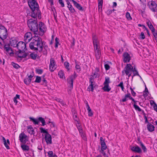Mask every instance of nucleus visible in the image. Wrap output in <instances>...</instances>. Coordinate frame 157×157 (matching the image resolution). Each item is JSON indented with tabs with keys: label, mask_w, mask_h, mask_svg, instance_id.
Returning a JSON list of instances; mask_svg holds the SVG:
<instances>
[{
	"label": "nucleus",
	"mask_w": 157,
	"mask_h": 157,
	"mask_svg": "<svg viewBox=\"0 0 157 157\" xmlns=\"http://www.w3.org/2000/svg\"><path fill=\"white\" fill-rule=\"evenodd\" d=\"M30 48L32 50H37L39 52L43 51L44 54L46 55L47 54L46 48L48 47H43L41 38L38 35H34L32 41L29 44Z\"/></svg>",
	"instance_id": "nucleus-1"
},
{
	"label": "nucleus",
	"mask_w": 157,
	"mask_h": 157,
	"mask_svg": "<svg viewBox=\"0 0 157 157\" xmlns=\"http://www.w3.org/2000/svg\"><path fill=\"white\" fill-rule=\"evenodd\" d=\"M27 24L30 30L34 33V35H38V27L36 20L30 19L28 21Z\"/></svg>",
	"instance_id": "nucleus-2"
},
{
	"label": "nucleus",
	"mask_w": 157,
	"mask_h": 157,
	"mask_svg": "<svg viewBox=\"0 0 157 157\" xmlns=\"http://www.w3.org/2000/svg\"><path fill=\"white\" fill-rule=\"evenodd\" d=\"M133 70V67L131 64H127L123 70L122 71V75H124L125 74L129 78L132 74Z\"/></svg>",
	"instance_id": "nucleus-3"
},
{
	"label": "nucleus",
	"mask_w": 157,
	"mask_h": 157,
	"mask_svg": "<svg viewBox=\"0 0 157 157\" xmlns=\"http://www.w3.org/2000/svg\"><path fill=\"white\" fill-rule=\"evenodd\" d=\"M100 76L99 69L96 67L94 70L93 71L91 74L90 76L89 80L94 82V79L97 78H98Z\"/></svg>",
	"instance_id": "nucleus-4"
},
{
	"label": "nucleus",
	"mask_w": 157,
	"mask_h": 157,
	"mask_svg": "<svg viewBox=\"0 0 157 157\" xmlns=\"http://www.w3.org/2000/svg\"><path fill=\"white\" fill-rule=\"evenodd\" d=\"M8 35L7 31L4 26L0 25V38L4 40L6 38Z\"/></svg>",
	"instance_id": "nucleus-5"
},
{
	"label": "nucleus",
	"mask_w": 157,
	"mask_h": 157,
	"mask_svg": "<svg viewBox=\"0 0 157 157\" xmlns=\"http://www.w3.org/2000/svg\"><path fill=\"white\" fill-rule=\"evenodd\" d=\"M39 30L38 31V35L42 36L46 30V28L44 24L42 22L39 24Z\"/></svg>",
	"instance_id": "nucleus-6"
},
{
	"label": "nucleus",
	"mask_w": 157,
	"mask_h": 157,
	"mask_svg": "<svg viewBox=\"0 0 157 157\" xmlns=\"http://www.w3.org/2000/svg\"><path fill=\"white\" fill-rule=\"evenodd\" d=\"M147 6L152 12L157 11V4L155 2L152 1H149L147 3Z\"/></svg>",
	"instance_id": "nucleus-7"
},
{
	"label": "nucleus",
	"mask_w": 157,
	"mask_h": 157,
	"mask_svg": "<svg viewBox=\"0 0 157 157\" xmlns=\"http://www.w3.org/2000/svg\"><path fill=\"white\" fill-rule=\"evenodd\" d=\"M28 3L29 7L32 10L38 9V5L36 0H29Z\"/></svg>",
	"instance_id": "nucleus-8"
},
{
	"label": "nucleus",
	"mask_w": 157,
	"mask_h": 157,
	"mask_svg": "<svg viewBox=\"0 0 157 157\" xmlns=\"http://www.w3.org/2000/svg\"><path fill=\"white\" fill-rule=\"evenodd\" d=\"M26 43L25 42L20 41L17 44V48L18 51H25L26 50Z\"/></svg>",
	"instance_id": "nucleus-9"
},
{
	"label": "nucleus",
	"mask_w": 157,
	"mask_h": 157,
	"mask_svg": "<svg viewBox=\"0 0 157 157\" xmlns=\"http://www.w3.org/2000/svg\"><path fill=\"white\" fill-rule=\"evenodd\" d=\"M49 68L51 72L54 71L56 68V63L53 58H51L50 59Z\"/></svg>",
	"instance_id": "nucleus-10"
},
{
	"label": "nucleus",
	"mask_w": 157,
	"mask_h": 157,
	"mask_svg": "<svg viewBox=\"0 0 157 157\" xmlns=\"http://www.w3.org/2000/svg\"><path fill=\"white\" fill-rule=\"evenodd\" d=\"M19 140L21 142L25 144L28 140V137L24 132L21 133L19 136Z\"/></svg>",
	"instance_id": "nucleus-11"
},
{
	"label": "nucleus",
	"mask_w": 157,
	"mask_h": 157,
	"mask_svg": "<svg viewBox=\"0 0 157 157\" xmlns=\"http://www.w3.org/2000/svg\"><path fill=\"white\" fill-rule=\"evenodd\" d=\"M32 12L31 14L32 17L34 18H36L37 17L38 18L40 19L41 18V15L39 9H36L34 10H32Z\"/></svg>",
	"instance_id": "nucleus-12"
},
{
	"label": "nucleus",
	"mask_w": 157,
	"mask_h": 157,
	"mask_svg": "<svg viewBox=\"0 0 157 157\" xmlns=\"http://www.w3.org/2000/svg\"><path fill=\"white\" fill-rule=\"evenodd\" d=\"M93 40L94 51L100 50L99 47L98 45V42L97 37L95 36H93Z\"/></svg>",
	"instance_id": "nucleus-13"
},
{
	"label": "nucleus",
	"mask_w": 157,
	"mask_h": 157,
	"mask_svg": "<svg viewBox=\"0 0 157 157\" xmlns=\"http://www.w3.org/2000/svg\"><path fill=\"white\" fill-rule=\"evenodd\" d=\"M32 38L31 33L30 32H27L25 35L24 40L26 43H28L32 40Z\"/></svg>",
	"instance_id": "nucleus-14"
},
{
	"label": "nucleus",
	"mask_w": 157,
	"mask_h": 157,
	"mask_svg": "<svg viewBox=\"0 0 157 157\" xmlns=\"http://www.w3.org/2000/svg\"><path fill=\"white\" fill-rule=\"evenodd\" d=\"M131 59V57L128 53L125 52L123 53V62L124 63L129 62Z\"/></svg>",
	"instance_id": "nucleus-15"
},
{
	"label": "nucleus",
	"mask_w": 157,
	"mask_h": 157,
	"mask_svg": "<svg viewBox=\"0 0 157 157\" xmlns=\"http://www.w3.org/2000/svg\"><path fill=\"white\" fill-rule=\"evenodd\" d=\"M44 139L47 144H52V137L49 133L44 135Z\"/></svg>",
	"instance_id": "nucleus-16"
},
{
	"label": "nucleus",
	"mask_w": 157,
	"mask_h": 157,
	"mask_svg": "<svg viewBox=\"0 0 157 157\" xmlns=\"http://www.w3.org/2000/svg\"><path fill=\"white\" fill-rule=\"evenodd\" d=\"M131 150L135 152L138 153H140L142 152V150L141 148L138 146H133L131 147Z\"/></svg>",
	"instance_id": "nucleus-17"
},
{
	"label": "nucleus",
	"mask_w": 157,
	"mask_h": 157,
	"mask_svg": "<svg viewBox=\"0 0 157 157\" xmlns=\"http://www.w3.org/2000/svg\"><path fill=\"white\" fill-rule=\"evenodd\" d=\"M70 1L73 2L74 5L79 10L82 11L83 10L82 7L75 1L74 0H70Z\"/></svg>",
	"instance_id": "nucleus-18"
},
{
	"label": "nucleus",
	"mask_w": 157,
	"mask_h": 157,
	"mask_svg": "<svg viewBox=\"0 0 157 157\" xmlns=\"http://www.w3.org/2000/svg\"><path fill=\"white\" fill-rule=\"evenodd\" d=\"M25 51H19L16 52V54L19 58H24L26 57V55L25 53Z\"/></svg>",
	"instance_id": "nucleus-19"
},
{
	"label": "nucleus",
	"mask_w": 157,
	"mask_h": 157,
	"mask_svg": "<svg viewBox=\"0 0 157 157\" xmlns=\"http://www.w3.org/2000/svg\"><path fill=\"white\" fill-rule=\"evenodd\" d=\"M100 140L101 145V150L102 151H104L106 149V145L105 144L104 140H103V138L102 137H101L100 138Z\"/></svg>",
	"instance_id": "nucleus-20"
},
{
	"label": "nucleus",
	"mask_w": 157,
	"mask_h": 157,
	"mask_svg": "<svg viewBox=\"0 0 157 157\" xmlns=\"http://www.w3.org/2000/svg\"><path fill=\"white\" fill-rule=\"evenodd\" d=\"M89 82L90 83L89 86H88L87 88V90L88 91H93L94 90L93 86L95 83V82H93L91 80H89Z\"/></svg>",
	"instance_id": "nucleus-21"
},
{
	"label": "nucleus",
	"mask_w": 157,
	"mask_h": 157,
	"mask_svg": "<svg viewBox=\"0 0 157 157\" xmlns=\"http://www.w3.org/2000/svg\"><path fill=\"white\" fill-rule=\"evenodd\" d=\"M73 79L72 77H70L68 79V83L69 84V87L70 90H72L73 88Z\"/></svg>",
	"instance_id": "nucleus-22"
},
{
	"label": "nucleus",
	"mask_w": 157,
	"mask_h": 157,
	"mask_svg": "<svg viewBox=\"0 0 157 157\" xmlns=\"http://www.w3.org/2000/svg\"><path fill=\"white\" fill-rule=\"evenodd\" d=\"M147 128L148 130L150 132L154 131L155 129L154 126L149 123L147 125Z\"/></svg>",
	"instance_id": "nucleus-23"
},
{
	"label": "nucleus",
	"mask_w": 157,
	"mask_h": 157,
	"mask_svg": "<svg viewBox=\"0 0 157 157\" xmlns=\"http://www.w3.org/2000/svg\"><path fill=\"white\" fill-rule=\"evenodd\" d=\"M27 128V132L29 133L31 135H34L35 134L34 130L32 126H28Z\"/></svg>",
	"instance_id": "nucleus-24"
},
{
	"label": "nucleus",
	"mask_w": 157,
	"mask_h": 157,
	"mask_svg": "<svg viewBox=\"0 0 157 157\" xmlns=\"http://www.w3.org/2000/svg\"><path fill=\"white\" fill-rule=\"evenodd\" d=\"M17 41L15 39L11 40L10 41V44L12 46L16 47L17 46Z\"/></svg>",
	"instance_id": "nucleus-25"
},
{
	"label": "nucleus",
	"mask_w": 157,
	"mask_h": 157,
	"mask_svg": "<svg viewBox=\"0 0 157 157\" xmlns=\"http://www.w3.org/2000/svg\"><path fill=\"white\" fill-rule=\"evenodd\" d=\"M72 112L74 120L76 121H78V119L77 117V113L75 109H73Z\"/></svg>",
	"instance_id": "nucleus-26"
},
{
	"label": "nucleus",
	"mask_w": 157,
	"mask_h": 157,
	"mask_svg": "<svg viewBox=\"0 0 157 157\" xmlns=\"http://www.w3.org/2000/svg\"><path fill=\"white\" fill-rule=\"evenodd\" d=\"M29 118L30 119V121H32L33 124L35 125L39 124L38 119H36L31 117H29Z\"/></svg>",
	"instance_id": "nucleus-27"
},
{
	"label": "nucleus",
	"mask_w": 157,
	"mask_h": 157,
	"mask_svg": "<svg viewBox=\"0 0 157 157\" xmlns=\"http://www.w3.org/2000/svg\"><path fill=\"white\" fill-rule=\"evenodd\" d=\"M95 56L97 59H100L101 56V52L100 50H96L94 51Z\"/></svg>",
	"instance_id": "nucleus-28"
},
{
	"label": "nucleus",
	"mask_w": 157,
	"mask_h": 157,
	"mask_svg": "<svg viewBox=\"0 0 157 157\" xmlns=\"http://www.w3.org/2000/svg\"><path fill=\"white\" fill-rule=\"evenodd\" d=\"M21 147L22 150L24 151H28L29 150V147L28 146L25 144H23L21 145Z\"/></svg>",
	"instance_id": "nucleus-29"
},
{
	"label": "nucleus",
	"mask_w": 157,
	"mask_h": 157,
	"mask_svg": "<svg viewBox=\"0 0 157 157\" xmlns=\"http://www.w3.org/2000/svg\"><path fill=\"white\" fill-rule=\"evenodd\" d=\"M147 24L149 29L151 30L152 32H154L155 31V29L151 23L150 22L148 21L147 22Z\"/></svg>",
	"instance_id": "nucleus-30"
},
{
	"label": "nucleus",
	"mask_w": 157,
	"mask_h": 157,
	"mask_svg": "<svg viewBox=\"0 0 157 157\" xmlns=\"http://www.w3.org/2000/svg\"><path fill=\"white\" fill-rule=\"evenodd\" d=\"M58 75L60 78H65L64 72L62 70H60L59 71L58 73Z\"/></svg>",
	"instance_id": "nucleus-31"
},
{
	"label": "nucleus",
	"mask_w": 157,
	"mask_h": 157,
	"mask_svg": "<svg viewBox=\"0 0 157 157\" xmlns=\"http://www.w3.org/2000/svg\"><path fill=\"white\" fill-rule=\"evenodd\" d=\"M38 122H40L42 124V125L44 126L45 124V120L42 117H40L38 118Z\"/></svg>",
	"instance_id": "nucleus-32"
},
{
	"label": "nucleus",
	"mask_w": 157,
	"mask_h": 157,
	"mask_svg": "<svg viewBox=\"0 0 157 157\" xmlns=\"http://www.w3.org/2000/svg\"><path fill=\"white\" fill-rule=\"evenodd\" d=\"M104 85V86L103 88L104 91H105L109 92L111 90V88L109 87V85Z\"/></svg>",
	"instance_id": "nucleus-33"
},
{
	"label": "nucleus",
	"mask_w": 157,
	"mask_h": 157,
	"mask_svg": "<svg viewBox=\"0 0 157 157\" xmlns=\"http://www.w3.org/2000/svg\"><path fill=\"white\" fill-rule=\"evenodd\" d=\"M31 80V79L28 77L24 79V82L26 85H29L30 84Z\"/></svg>",
	"instance_id": "nucleus-34"
},
{
	"label": "nucleus",
	"mask_w": 157,
	"mask_h": 157,
	"mask_svg": "<svg viewBox=\"0 0 157 157\" xmlns=\"http://www.w3.org/2000/svg\"><path fill=\"white\" fill-rule=\"evenodd\" d=\"M48 157H57V156L55 154H53V151H49L48 152Z\"/></svg>",
	"instance_id": "nucleus-35"
},
{
	"label": "nucleus",
	"mask_w": 157,
	"mask_h": 157,
	"mask_svg": "<svg viewBox=\"0 0 157 157\" xmlns=\"http://www.w3.org/2000/svg\"><path fill=\"white\" fill-rule=\"evenodd\" d=\"M17 99H20V95H19L16 94V96L14 98L13 101L16 105H17L18 103Z\"/></svg>",
	"instance_id": "nucleus-36"
},
{
	"label": "nucleus",
	"mask_w": 157,
	"mask_h": 157,
	"mask_svg": "<svg viewBox=\"0 0 157 157\" xmlns=\"http://www.w3.org/2000/svg\"><path fill=\"white\" fill-rule=\"evenodd\" d=\"M98 9H102L103 4V0H98Z\"/></svg>",
	"instance_id": "nucleus-37"
},
{
	"label": "nucleus",
	"mask_w": 157,
	"mask_h": 157,
	"mask_svg": "<svg viewBox=\"0 0 157 157\" xmlns=\"http://www.w3.org/2000/svg\"><path fill=\"white\" fill-rule=\"evenodd\" d=\"M140 145L141 146L142 149L143 150L144 152H146L147 151V149L145 146L141 142H140Z\"/></svg>",
	"instance_id": "nucleus-38"
},
{
	"label": "nucleus",
	"mask_w": 157,
	"mask_h": 157,
	"mask_svg": "<svg viewBox=\"0 0 157 157\" xmlns=\"http://www.w3.org/2000/svg\"><path fill=\"white\" fill-rule=\"evenodd\" d=\"M67 7L68 8L69 10L71 13H74L75 12V9L73 7L72 5L67 6Z\"/></svg>",
	"instance_id": "nucleus-39"
},
{
	"label": "nucleus",
	"mask_w": 157,
	"mask_h": 157,
	"mask_svg": "<svg viewBox=\"0 0 157 157\" xmlns=\"http://www.w3.org/2000/svg\"><path fill=\"white\" fill-rule=\"evenodd\" d=\"M129 97H130V93L126 94L125 96L122 99V101L123 102H124L128 100V98H129Z\"/></svg>",
	"instance_id": "nucleus-40"
},
{
	"label": "nucleus",
	"mask_w": 157,
	"mask_h": 157,
	"mask_svg": "<svg viewBox=\"0 0 157 157\" xmlns=\"http://www.w3.org/2000/svg\"><path fill=\"white\" fill-rule=\"evenodd\" d=\"M40 129L41 133H44L45 134H49L48 132L47 131V130H45L44 128L42 127H40Z\"/></svg>",
	"instance_id": "nucleus-41"
},
{
	"label": "nucleus",
	"mask_w": 157,
	"mask_h": 157,
	"mask_svg": "<svg viewBox=\"0 0 157 157\" xmlns=\"http://www.w3.org/2000/svg\"><path fill=\"white\" fill-rule=\"evenodd\" d=\"M64 65L66 68L67 69V70L68 71L70 69L69 68V63L67 62H65L64 63Z\"/></svg>",
	"instance_id": "nucleus-42"
},
{
	"label": "nucleus",
	"mask_w": 157,
	"mask_h": 157,
	"mask_svg": "<svg viewBox=\"0 0 157 157\" xmlns=\"http://www.w3.org/2000/svg\"><path fill=\"white\" fill-rule=\"evenodd\" d=\"M126 17L128 20L130 21L132 19V18L130 14L128 12L126 13Z\"/></svg>",
	"instance_id": "nucleus-43"
},
{
	"label": "nucleus",
	"mask_w": 157,
	"mask_h": 157,
	"mask_svg": "<svg viewBox=\"0 0 157 157\" xmlns=\"http://www.w3.org/2000/svg\"><path fill=\"white\" fill-rule=\"evenodd\" d=\"M37 56V55L34 53H31L30 55V56L31 58L33 59H36Z\"/></svg>",
	"instance_id": "nucleus-44"
},
{
	"label": "nucleus",
	"mask_w": 157,
	"mask_h": 157,
	"mask_svg": "<svg viewBox=\"0 0 157 157\" xmlns=\"http://www.w3.org/2000/svg\"><path fill=\"white\" fill-rule=\"evenodd\" d=\"M5 49L7 52H9L10 53H11L12 52L11 48L9 46H7L6 47L5 46Z\"/></svg>",
	"instance_id": "nucleus-45"
},
{
	"label": "nucleus",
	"mask_w": 157,
	"mask_h": 157,
	"mask_svg": "<svg viewBox=\"0 0 157 157\" xmlns=\"http://www.w3.org/2000/svg\"><path fill=\"white\" fill-rule=\"evenodd\" d=\"M133 106H134V108L136 110L138 111L139 112H140L141 111V109L139 107V106L136 105V103L134 104L133 105Z\"/></svg>",
	"instance_id": "nucleus-46"
},
{
	"label": "nucleus",
	"mask_w": 157,
	"mask_h": 157,
	"mask_svg": "<svg viewBox=\"0 0 157 157\" xmlns=\"http://www.w3.org/2000/svg\"><path fill=\"white\" fill-rule=\"evenodd\" d=\"M75 69L78 72H79L81 71L80 67L79 65L76 64Z\"/></svg>",
	"instance_id": "nucleus-47"
},
{
	"label": "nucleus",
	"mask_w": 157,
	"mask_h": 157,
	"mask_svg": "<svg viewBox=\"0 0 157 157\" xmlns=\"http://www.w3.org/2000/svg\"><path fill=\"white\" fill-rule=\"evenodd\" d=\"M109 77H106L104 84L105 85H109Z\"/></svg>",
	"instance_id": "nucleus-48"
},
{
	"label": "nucleus",
	"mask_w": 157,
	"mask_h": 157,
	"mask_svg": "<svg viewBox=\"0 0 157 157\" xmlns=\"http://www.w3.org/2000/svg\"><path fill=\"white\" fill-rule=\"evenodd\" d=\"M118 86L120 87H121L122 91H124V87L123 85V82H120V84H119L118 85Z\"/></svg>",
	"instance_id": "nucleus-49"
},
{
	"label": "nucleus",
	"mask_w": 157,
	"mask_h": 157,
	"mask_svg": "<svg viewBox=\"0 0 157 157\" xmlns=\"http://www.w3.org/2000/svg\"><path fill=\"white\" fill-rule=\"evenodd\" d=\"M41 80V77L39 76H37L36 77V78L35 80V82L36 83H40Z\"/></svg>",
	"instance_id": "nucleus-50"
},
{
	"label": "nucleus",
	"mask_w": 157,
	"mask_h": 157,
	"mask_svg": "<svg viewBox=\"0 0 157 157\" xmlns=\"http://www.w3.org/2000/svg\"><path fill=\"white\" fill-rule=\"evenodd\" d=\"M12 64L13 67L15 68L18 69L20 67L18 64L14 63H12Z\"/></svg>",
	"instance_id": "nucleus-51"
},
{
	"label": "nucleus",
	"mask_w": 157,
	"mask_h": 157,
	"mask_svg": "<svg viewBox=\"0 0 157 157\" xmlns=\"http://www.w3.org/2000/svg\"><path fill=\"white\" fill-rule=\"evenodd\" d=\"M36 72L38 74H41L43 72V70L42 69H36Z\"/></svg>",
	"instance_id": "nucleus-52"
},
{
	"label": "nucleus",
	"mask_w": 157,
	"mask_h": 157,
	"mask_svg": "<svg viewBox=\"0 0 157 157\" xmlns=\"http://www.w3.org/2000/svg\"><path fill=\"white\" fill-rule=\"evenodd\" d=\"M49 123L50 124V127H51L50 129H51V131H52V128H53L55 127V124L52 122H51L49 121Z\"/></svg>",
	"instance_id": "nucleus-53"
},
{
	"label": "nucleus",
	"mask_w": 157,
	"mask_h": 157,
	"mask_svg": "<svg viewBox=\"0 0 157 157\" xmlns=\"http://www.w3.org/2000/svg\"><path fill=\"white\" fill-rule=\"evenodd\" d=\"M81 136L82 138V139L84 140H86V136L82 132L81 133H80Z\"/></svg>",
	"instance_id": "nucleus-54"
},
{
	"label": "nucleus",
	"mask_w": 157,
	"mask_h": 157,
	"mask_svg": "<svg viewBox=\"0 0 157 157\" xmlns=\"http://www.w3.org/2000/svg\"><path fill=\"white\" fill-rule=\"evenodd\" d=\"M132 71L134 73V76L139 75L137 71L136 70V69L135 68L134 69H133Z\"/></svg>",
	"instance_id": "nucleus-55"
},
{
	"label": "nucleus",
	"mask_w": 157,
	"mask_h": 157,
	"mask_svg": "<svg viewBox=\"0 0 157 157\" xmlns=\"http://www.w3.org/2000/svg\"><path fill=\"white\" fill-rule=\"evenodd\" d=\"M55 41H56V45H55V47L57 48L58 46V44H59V39L56 37L55 39Z\"/></svg>",
	"instance_id": "nucleus-56"
},
{
	"label": "nucleus",
	"mask_w": 157,
	"mask_h": 157,
	"mask_svg": "<svg viewBox=\"0 0 157 157\" xmlns=\"http://www.w3.org/2000/svg\"><path fill=\"white\" fill-rule=\"evenodd\" d=\"M59 4L61 5L62 7H63L64 6V2L63 0H59Z\"/></svg>",
	"instance_id": "nucleus-57"
},
{
	"label": "nucleus",
	"mask_w": 157,
	"mask_h": 157,
	"mask_svg": "<svg viewBox=\"0 0 157 157\" xmlns=\"http://www.w3.org/2000/svg\"><path fill=\"white\" fill-rule=\"evenodd\" d=\"M130 89L131 90V92L132 95L133 96H135L136 94V93L133 90L132 87L130 88Z\"/></svg>",
	"instance_id": "nucleus-58"
},
{
	"label": "nucleus",
	"mask_w": 157,
	"mask_h": 157,
	"mask_svg": "<svg viewBox=\"0 0 157 157\" xmlns=\"http://www.w3.org/2000/svg\"><path fill=\"white\" fill-rule=\"evenodd\" d=\"M77 128L79 131L80 133H81L82 132V127L80 126L77 127Z\"/></svg>",
	"instance_id": "nucleus-59"
},
{
	"label": "nucleus",
	"mask_w": 157,
	"mask_h": 157,
	"mask_svg": "<svg viewBox=\"0 0 157 157\" xmlns=\"http://www.w3.org/2000/svg\"><path fill=\"white\" fill-rule=\"evenodd\" d=\"M140 38L142 39H144L145 38V36L144 33L143 32H141L140 35Z\"/></svg>",
	"instance_id": "nucleus-60"
},
{
	"label": "nucleus",
	"mask_w": 157,
	"mask_h": 157,
	"mask_svg": "<svg viewBox=\"0 0 157 157\" xmlns=\"http://www.w3.org/2000/svg\"><path fill=\"white\" fill-rule=\"evenodd\" d=\"M138 26L139 27H143V28H144L147 31V33H148V31L147 28L145 27L144 25H141L139 24L138 25Z\"/></svg>",
	"instance_id": "nucleus-61"
},
{
	"label": "nucleus",
	"mask_w": 157,
	"mask_h": 157,
	"mask_svg": "<svg viewBox=\"0 0 157 157\" xmlns=\"http://www.w3.org/2000/svg\"><path fill=\"white\" fill-rule=\"evenodd\" d=\"M52 10L53 11L54 16L55 17V16H56V10L54 8H52Z\"/></svg>",
	"instance_id": "nucleus-62"
},
{
	"label": "nucleus",
	"mask_w": 157,
	"mask_h": 157,
	"mask_svg": "<svg viewBox=\"0 0 157 157\" xmlns=\"http://www.w3.org/2000/svg\"><path fill=\"white\" fill-rule=\"evenodd\" d=\"M105 67L106 70H109L110 68V66L108 64H105Z\"/></svg>",
	"instance_id": "nucleus-63"
},
{
	"label": "nucleus",
	"mask_w": 157,
	"mask_h": 157,
	"mask_svg": "<svg viewBox=\"0 0 157 157\" xmlns=\"http://www.w3.org/2000/svg\"><path fill=\"white\" fill-rule=\"evenodd\" d=\"M112 10H108L106 12V13L108 15L112 13Z\"/></svg>",
	"instance_id": "nucleus-64"
}]
</instances>
